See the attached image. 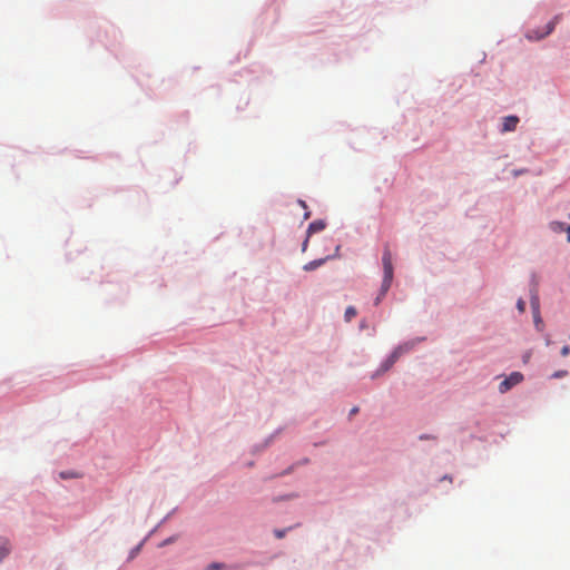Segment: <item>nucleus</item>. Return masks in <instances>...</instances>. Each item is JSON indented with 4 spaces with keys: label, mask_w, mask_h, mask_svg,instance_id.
Returning a JSON list of instances; mask_svg holds the SVG:
<instances>
[{
    "label": "nucleus",
    "mask_w": 570,
    "mask_h": 570,
    "mask_svg": "<svg viewBox=\"0 0 570 570\" xmlns=\"http://www.w3.org/2000/svg\"><path fill=\"white\" fill-rule=\"evenodd\" d=\"M382 264L384 276L382 282L381 295L383 296L390 289L393 279L392 254L387 247L384 248Z\"/></svg>",
    "instance_id": "f257e3e1"
},
{
    "label": "nucleus",
    "mask_w": 570,
    "mask_h": 570,
    "mask_svg": "<svg viewBox=\"0 0 570 570\" xmlns=\"http://www.w3.org/2000/svg\"><path fill=\"white\" fill-rule=\"evenodd\" d=\"M559 19H560V16H556L551 21H549L546 24L543 30H540V29L528 30L525 33V38L530 41H538V40L546 38L554 30L556 24L558 23Z\"/></svg>",
    "instance_id": "f03ea898"
},
{
    "label": "nucleus",
    "mask_w": 570,
    "mask_h": 570,
    "mask_svg": "<svg viewBox=\"0 0 570 570\" xmlns=\"http://www.w3.org/2000/svg\"><path fill=\"white\" fill-rule=\"evenodd\" d=\"M523 380V375L520 372H513L508 377H505L500 384H499V391L500 393H507L511 387L514 385L521 383Z\"/></svg>",
    "instance_id": "7ed1b4c3"
},
{
    "label": "nucleus",
    "mask_w": 570,
    "mask_h": 570,
    "mask_svg": "<svg viewBox=\"0 0 570 570\" xmlns=\"http://www.w3.org/2000/svg\"><path fill=\"white\" fill-rule=\"evenodd\" d=\"M410 350V346L407 345H403V346H399L396 347L392 354L387 357V360L382 364V372H385L387 370H390L393 364L399 360V357L404 354L405 352H407Z\"/></svg>",
    "instance_id": "20e7f679"
},
{
    "label": "nucleus",
    "mask_w": 570,
    "mask_h": 570,
    "mask_svg": "<svg viewBox=\"0 0 570 570\" xmlns=\"http://www.w3.org/2000/svg\"><path fill=\"white\" fill-rule=\"evenodd\" d=\"M519 118L517 116H507L503 118L502 132L513 131L517 128Z\"/></svg>",
    "instance_id": "39448f33"
},
{
    "label": "nucleus",
    "mask_w": 570,
    "mask_h": 570,
    "mask_svg": "<svg viewBox=\"0 0 570 570\" xmlns=\"http://www.w3.org/2000/svg\"><path fill=\"white\" fill-rule=\"evenodd\" d=\"M325 228V223L323 220H315L309 224L307 233L308 235L321 232Z\"/></svg>",
    "instance_id": "423d86ee"
},
{
    "label": "nucleus",
    "mask_w": 570,
    "mask_h": 570,
    "mask_svg": "<svg viewBox=\"0 0 570 570\" xmlns=\"http://www.w3.org/2000/svg\"><path fill=\"white\" fill-rule=\"evenodd\" d=\"M324 262H325V258H321V259H315V261L308 262L307 264H305L303 266V269L306 271V272L314 271L317 267L322 266L324 264Z\"/></svg>",
    "instance_id": "0eeeda50"
},
{
    "label": "nucleus",
    "mask_w": 570,
    "mask_h": 570,
    "mask_svg": "<svg viewBox=\"0 0 570 570\" xmlns=\"http://www.w3.org/2000/svg\"><path fill=\"white\" fill-rule=\"evenodd\" d=\"M9 551V542L4 539H0V561L8 556Z\"/></svg>",
    "instance_id": "6e6552de"
},
{
    "label": "nucleus",
    "mask_w": 570,
    "mask_h": 570,
    "mask_svg": "<svg viewBox=\"0 0 570 570\" xmlns=\"http://www.w3.org/2000/svg\"><path fill=\"white\" fill-rule=\"evenodd\" d=\"M550 228L554 233H562V232H566V229H567L564 223H561V222H551Z\"/></svg>",
    "instance_id": "1a4fd4ad"
},
{
    "label": "nucleus",
    "mask_w": 570,
    "mask_h": 570,
    "mask_svg": "<svg viewBox=\"0 0 570 570\" xmlns=\"http://www.w3.org/2000/svg\"><path fill=\"white\" fill-rule=\"evenodd\" d=\"M533 321H534V325H535L537 330L542 331L543 330V321L540 316V311H537V313H533Z\"/></svg>",
    "instance_id": "9d476101"
},
{
    "label": "nucleus",
    "mask_w": 570,
    "mask_h": 570,
    "mask_svg": "<svg viewBox=\"0 0 570 570\" xmlns=\"http://www.w3.org/2000/svg\"><path fill=\"white\" fill-rule=\"evenodd\" d=\"M345 321L350 322L353 317L356 316V309L353 306H348L345 311Z\"/></svg>",
    "instance_id": "9b49d317"
},
{
    "label": "nucleus",
    "mask_w": 570,
    "mask_h": 570,
    "mask_svg": "<svg viewBox=\"0 0 570 570\" xmlns=\"http://www.w3.org/2000/svg\"><path fill=\"white\" fill-rule=\"evenodd\" d=\"M227 568V566L225 563H217V562H214V563H210L208 566V570H225Z\"/></svg>",
    "instance_id": "f8f14e48"
},
{
    "label": "nucleus",
    "mask_w": 570,
    "mask_h": 570,
    "mask_svg": "<svg viewBox=\"0 0 570 570\" xmlns=\"http://www.w3.org/2000/svg\"><path fill=\"white\" fill-rule=\"evenodd\" d=\"M531 306H532L533 313H537V311H539V299L537 296H532Z\"/></svg>",
    "instance_id": "ddd939ff"
},
{
    "label": "nucleus",
    "mask_w": 570,
    "mask_h": 570,
    "mask_svg": "<svg viewBox=\"0 0 570 570\" xmlns=\"http://www.w3.org/2000/svg\"><path fill=\"white\" fill-rule=\"evenodd\" d=\"M517 308L519 309L520 313H523L525 311V302L522 298L518 301Z\"/></svg>",
    "instance_id": "4468645a"
},
{
    "label": "nucleus",
    "mask_w": 570,
    "mask_h": 570,
    "mask_svg": "<svg viewBox=\"0 0 570 570\" xmlns=\"http://www.w3.org/2000/svg\"><path fill=\"white\" fill-rule=\"evenodd\" d=\"M567 374H568V372H567V371H557V372H554V373L552 374V377H553V379H559V377H563V376H566Z\"/></svg>",
    "instance_id": "2eb2a0df"
},
{
    "label": "nucleus",
    "mask_w": 570,
    "mask_h": 570,
    "mask_svg": "<svg viewBox=\"0 0 570 570\" xmlns=\"http://www.w3.org/2000/svg\"><path fill=\"white\" fill-rule=\"evenodd\" d=\"M274 533L277 539H283L286 534V530H275Z\"/></svg>",
    "instance_id": "dca6fc26"
},
{
    "label": "nucleus",
    "mask_w": 570,
    "mask_h": 570,
    "mask_svg": "<svg viewBox=\"0 0 570 570\" xmlns=\"http://www.w3.org/2000/svg\"><path fill=\"white\" fill-rule=\"evenodd\" d=\"M561 355L562 356H568L570 354V346L568 345H564L562 348H561Z\"/></svg>",
    "instance_id": "f3484780"
},
{
    "label": "nucleus",
    "mask_w": 570,
    "mask_h": 570,
    "mask_svg": "<svg viewBox=\"0 0 570 570\" xmlns=\"http://www.w3.org/2000/svg\"><path fill=\"white\" fill-rule=\"evenodd\" d=\"M434 439H435V436L428 435V434L420 435V440H434Z\"/></svg>",
    "instance_id": "a211bd4d"
},
{
    "label": "nucleus",
    "mask_w": 570,
    "mask_h": 570,
    "mask_svg": "<svg viewBox=\"0 0 570 570\" xmlns=\"http://www.w3.org/2000/svg\"><path fill=\"white\" fill-rule=\"evenodd\" d=\"M357 412H358V407H353V409L351 410V415H354V414H356Z\"/></svg>",
    "instance_id": "6ab92c4d"
},
{
    "label": "nucleus",
    "mask_w": 570,
    "mask_h": 570,
    "mask_svg": "<svg viewBox=\"0 0 570 570\" xmlns=\"http://www.w3.org/2000/svg\"><path fill=\"white\" fill-rule=\"evenodd\" d=\"M530 356H531V354H530V353H527V354L524 355V362H528V361H529V358H530Z\"/></svg>",
    "instance_id": "aec40b11"
},
{
    "label": "nucleus",
    "mask_w": 570,
    "mask_h": 570,
    "mask_svg": "<svg viewBox=\"0 0 570 570\" xmlns=\"http://www.w3.org/2000/svg\"><path fill=\"white\" fill-rule=\"evenodd\" d=\"M307 242H308V239H305V242L303 243V250H305V249H306V247H307Z\"/></svg>",
    "instance_id": "412c9836"
},
{
    "label": "nucleus",
    "mask_w": 570,
    "mask_h": 570,
    "mask_svg": "<svg viewBox=\"0 0 570 570\" xmlns=\"http://www.w3.org/2000/svg\"><path fill=\"white\" fill-rule=\"evenodd\" d=\"M299 204H301L303 207H306L305 202L299 200Z\"/></svg>",
    "instance_id": "4be33fe9"
},
{
    "label": "nucleus",
    "mask_w": 570,
    "mask_h": 570,
    "mask_svg": "<svg viewBox=\"0 0 570 570\" xmlns=\"http://www.w3.org/2000/svg\"><path fill=\"white\" fill-rule=\"evenodd\" d=\"M380 299H381V296H379V297L376 298L375 304H379Z\"/></svg>",
    "instance_id": "5701e85b"
}]
</instances>
